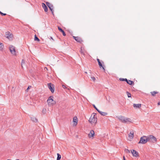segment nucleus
<instances>
[{
	"label": "nucleus",
	"instance_id": "nucleus-37",
	"mask_svg": "<svg viewBox=\"0 0 160 160\" xmlns=\"http://www.w3.org/2000/svg\"><path fill=\"white\" fill-rule=\"evenodd\" d=\"M73 38L74 39H75L76 40V38H77V37L73 36Z\"/></svg>",
	"mask_w": 160,
	"mask_h": 160
},
{
	"label": "nucleus",
	"instance_id": "nucleus-28",
	"mask_svg": "<svg viewBox=\"0 0 160 160\" xmlns=\"http://www.w3.org/2000/svg\"><path fill=\"white\" fill-rule=\"evenodd\" d=\"M126 93H127V95L128 98L131 97V94L129 92H127V91L126 92Z\"/></svg>",
	"mask_w": 160,
	"mask_h": 160
},
{
	"label": "nucleus",
	"instance_id": "nucleus-19",
	"mask_svg": "<svg viewBox=\"0 0 160 160\" xmlns=\"http://www.w3.org/2000/svg\"><path fill=\"white\" fill-rule=\"evenodd\" d=\"M127 83L130 85H134V82L133 81L128 80L127 82Z\"/></svg>",
	"mask_w": 160,
	"mask_h": 160
},
{
	"label": "nucleus",
	"instance_id": "nucleus-34",
	"mask_svg": "<svg viewBox=\"0 0 160 160\" xmlns=\"http://www.w3.org/2000/svg\"><path fill=\"white\" fill-rule=\"evenodd\" d=\"M119 80L121 81H124V78H119Z\"/></svg>",
	"mask_w": 160,
	"mask_h": 160
},
{
	"label": "nucleus",
	"instance_id": "nucleus-21",
	"mask_svg": "<svg viewBox=\"0 0 160 160\" xmlns=\"http://www.w3.org/2000/svg\"><path fill=\"white\" fill-rule=\"evenodd\" d=\"M4 48L3 44L1 42H0V50L2 51Z\"/></svg>",
	"mask_w": 160,
	"mask_h": 160
},
{
	"label": "nucleus",
	"instance_id": "nucleus-9",
	"mask_svg": "<svg viewBox=\"0 0 160 160\" xmlns=\"http://www.w3.org/2000/svg\"><path fill=\"white\" fill-rule=\"evenodd\" d=\"M5 36L8 39H10L12 37L11 33L9 32H7L5 33Z\"/></svg>",
	"mask_w": 160,
	"mask_h": 160
},
{
	"label": "nucleus",
	"instance_id": "nucleus-2",
	"mask_svg": "<svg viewBox=\"0 0 160 160\" xmlns=\"http://www.w3.org/2000/svg\"><path fill=\"white\" fill-rule=\"evenodd\" d=\"M119 120L121 121L122 122L126 123L128 122H130V119L128 118H125L122 116H119L117 117Z\"/></svg>",
	"mask_w": 160,
	"mask_h": 160
},
{
	"label": "nucleus",
	"instance_id": "nucleus-27",
	"mask_svg": "<svg viewBox=\"0 0 160 160\" xmlns=\"http://www.w3.org/2000/svg\"><path fill=\"white\" fill-rule=\"evenodd\" d=\"M34 40L35 41H37L38 42L40 41V39L38 38V37H37L36 35H35V37H34Z\"/></svg>",
	"mask_w": 160,
	"mask_h": 160
},
{
	"label": "nucleus",
	"instance_id": "nucleus-4",
	"mask_svg": "<svg viewBox=\"0 0 160 160\" xmlns=\"http://www.w3.org/2000/svg\"><path fill=\"white\" fill-rule=\"evenodd\" d=\"M147 137L148 142H155L157 141L156 138L153 135H150Z\"/></svg>",
	"mask_w": 160,
	"mask_h": 160
},
{
	"label": "nucleus",
	"instance_id": "nucleus-33",
	"mask_svg": "<svg viewBox=\"0 0 160 160\" xmlns=\"http://www.w3.org/2000/svg\"><path fill=\"white\" fill-rule=\"evenodd\" d=\"M125 151L127 153H129L130 152V151L129 150H128V149H125Z\"/></svg>",
	"mask_w": 160,
	"mask_h": 160
},
{
	"label": "nucleus",
	"instance_id": "nucleus-30",
	"mask_svg": "<svg viewBox=\"0 0 160 160\" xmlns=\"http://www.w3.org/2000/svg\"><path fill=\"white\" fill-rule=\"evenodd\" d=\"M46 109L45 108H43L42 110V113L44 114L46 113Z\"/></svg>",
	"mask_w": 160,
	"mask_h": 160
},
{
	"label": "nucleus",
	"instance_id": "nucleus-40",
	"mask_svg": "<svg viewBox=\"0 0 160 160\" xmlns=\"http://www.w3.org/2000/svg\"><path fill=\"white\" fill-rule=\"evenodd\" d=\"M53 11H52V10H51V11L52 12V14L54 15L53 14Z\"/></svg>",
	"mask_w": 160,
	"mask_h": 160
},
{
	"label": "nucleus",
	"instance_id": "nucleus-8",
	"mask_svg": "<svg viewBox=\"0 0 160 160\" xmlns=\"http://www.w3.org/2000/svg\"><path fill=\"white\" fill-rule=\"evenodd\" d=\"M131 152L134 157H137L139 156L138 152L134 150H131Z\"/></svg>",
	"mask_w": 160,
	"mask_h": 160
},
{
	"label": "nucleus",
	"instance_id": "nucleus-31",
	"mask_svg": "<svg viewBox=\"0 0 160 160\" xmlns=\"http://www.w3.org/2000/svg\"><path fill=\"white\" fill-rule=\"evenodd\" d=\"M0 14L2 16H4L6 15V13H2L0 11Z\"/></svg>",
	"mask_w": 160,
	"mask_h": 160
},
{
	"label": "nucleus",
	"instance_id": "nucleus-15",
	"mask_svg": "<svg viewBox=\"0 0 160 160\" xmlns=\"http://www.w3.org/2000/svg\"><path fill=\"white\" fill-rule=\"evenodd\" d=\"M73 122L74 123V125H76L77 124L78 119L76 117H74L73 118Z\"/></svg>",
	"mask_w": 160,
	"mask_h": 160
},
{
	"label": "nucleus",
	"instance_id": "nucleus-25",
	"mask_svg": "<svg viewBox=\"0 0 160 160\" xmlns=\"http://www.w3.org/2000/svg\"><path fill=\"white\" fill-rule=\"evenodd\" d=\"M57 154L58 157L57 158V160H60L61 158V156L58 153Z\"/></svg>",
	"mask_w": 160,
	"mask_h": 160
},
{
	"label": "nucleus",
	"instance_id": "nucleus-18",
	"mask_svg": "<svg viewBox=\"0 0 160 160\" xmlns=\"http://www.w3.org/2000/svg\"><path fill=\"white\" fill-rule=\"evenodd\" d=\"M98 112L99 113H100L103 116H105L107 115V113L104 112H102V111H100L99 110L98 111Z\"/></svg>",
	"mask_w": 160,
	"mask_h": 160
},
{
	"label": "nucleus",
	"instance_id": "nucleus-35",
	"mask_svg": "<svg viewBox=\"0 0 160 160\" xmlns=\"http://www.w3.org/2000/svg\"><path fill=\"white\" fill-rule=\"evenodd\" d=\"M31 87V86H28V88H27V90L28 91L30 88Z\"/></svg>",
	"mask_w": 160,
	"mask_h": 160
},
{
	"label": "nucleus",
	"instance_id": "nucleus-1",
	"mask_svg": "<svg viewBox=\"0 0 160 160\" xmlns=\"http://www.w3.org/2000/svg\"><path fill=\"white\" fill-rule=\"evenodd\" d=\"M88 121L92 125L94 126H95L97 122L96 114L95 113H93L91 115Z\"/></svg>",
	"mask_w": 160,
	"mask_h": 160
},
{
	"label": "nucleus",
	"instance_id": "nucleus-38",
	"mask_svg": "<svg viewBox=\"0 0 160 160\" xmlns=\"http://www.w3.org/2000/svg\"><path fill=\"white\" fill-rule=\"evenodd\" d=\"M124 81H126V82L128 80L126 78H124Z\"/></svg>",
	"mask_w": 160,
	"mask_h": 160
},
{
	"label": "nucleus",
	"instance_id": "nucleus-3",
	"mask_svg": "<svg viewBox=\"0 0 160 160\" xmlns=\"http://www.w3.org/2000/svg\"><path fill=\"white\" fill-rule=\"evenodd\" d=\"M147 142H148V139H147V137L145 136H143L140 138V140L138 142V143L144 144L146 143Z\"/></svg>",
	"mask_w": 160,
	"mask_h": 160
},
{
	"label": "nucleus",
	"instance_id": "nucleus-5",
	"mask_svg": "<svg viewBox=\"0 0 160 160\" xmlns=\"http://www.w3.org/2000/svg\"><path fill=\"white\" fill-rule=\"evenodd\" d=\"M52 97V96L50 97L47 100L48 104L50 106L53 105L55 103V101H54Z\"/></svg>",
	"mask_w": 160,
	"mask_h": 160
},
{
	"label": "nucleus",
	"instance_id": "nucleus-41",
	"mask_svg": "<svg viewBox=\"0 0 160 160\" xmlns=\"http://www.w3.org/2000/svg\"><path fill=\"white\" fill-rule=\"evenodd\" d=\"M158 105H160V102L158 103Z\"/></svg>",
	"mask_w": 160,
	"mask_h": 160
},
{
	"label": "nucleus",
	"instance_id": "nucleus-26",
	"mask_svg": "<svg viewBox=\"0 0 160 160\" xmlns=\"http://www.w3.org/2000/svg\"><path fill=\"white\" fill-rule=\"evenodd\" d=\"M151 93L152 96H155L156 93H157L158 92L156 91H153L151 92Z\"/></svg>",
	"mask_w": 160,
	"mask_h": 160
},
{
	"label": "nucleus",
	"instance_id": "nucleus-24",
	"mask_svg": "<svg viewBox=\"0 0 160 160\" xmlns=\"http://www.w3.org/2000/svg\"><path fill=\"white\" fill-rule=\"evenodd\" d=\"M25 61L24 60L22 59V60L21 63V66L22 68H23V66H24V65H25Z\"/></svg>",
	"mask_w": 160,
	"mask_h": 160
},
{
	"label": "nucleus",
	"instance_id": "nucleus-46",
	"mask_svg": "<svg viewBox=\"0 0 160 160\" xmlns=\"http://www.w3.org/2000/svg\"><path fill=\"white\" fill-rule=\"evenodd\" d=\"M18 160V159H17V160Z\"/></svg>",
	"mask_w": 160,
	"mask_h": 160
},
{
	"label": "nucleus",
	"instance_id": "nucleus-43",
	"mask_svg": "<svg viewBox=\"0 0 160 160\" xmlns=\"http://www.w3.org/2000/svg\"><path fill=\"white\" fill-rule=\"evenodd\" d=\"M46 68V69H47V70H48V69H47V68H46H46Z\"/></svg>",
	"mask_w": 160,
	"mask_h": 160
},
{
	"label": "nucleus",
	"instance_id": "nucleus-20",
	"mask_svg": "<svg viewBox=\"0 0 160 160\" xmlns=\"http://www.w3.org/2000/svg\"><path fill=\"white\" fill-rule=\"evenodd\" d=\"M42 6L44 9V10H48L47 6L44 3H42Z\"/></svg>",
	"mask_w": 160,
	"mask_h": 160
},
{
	"label": "nucleus",
	"instance_id": "nucleus-6",
	"mask_svg": "<svg viewBox=\"0 0 160 160\" xmlns=\"http://www.w3.org/2000/svg\"><path fill=\"white\" fill-rule=\"evenodd\" d=\"M9 48L11 53L14 55H16V53L15 47L13 45H11L9 46Z\"/></svg>",
	"mask_w": 160,
	"mask_h": 160
},
{
	"label": "nucleus",
	"instance_id": "nucleus-10",
	"mask_svg": "<svg viewBox=\"0 0 160 160\" xmlns=\"http://www.w3.org/2000/svg\"><path fill=\"white\" fill-rule=\"evenodd\" d=\"M46 4L47 5L49 8L50 10H53V7L52 4L48 2H46Z\"/></svg>",
	"mask_w": 160,
	"mask_h": 160
},
{
	"label": "nucleus",
	"instance_id": "nucleus-23",
	"mask_svg": "<svg viewBox=\"0 0 160 160\" xmlns=\"http://www.w3.org/2000/svg\"><path fill=\"white\" fill-rule=\"evenodd\" d=\"M31 119L32 121L34 122H37L38 121V119L34 117H31Z\"/></svg>",
	"mask_w": 160,
	"mask_h": 160
},
{
	"label": "nucleus",
	"instance_id": "nucleus-29",
	"mask_svg": "<svg viewBox=\"0 0 160 160\" xmlns=\"http://www.w3.org/2000/svg\"><path fill=\"white\" fill-rule=\"evenodd\" d=\"M93 108L95 109L98 112L99 110L96 108V106H95V105L94 104H93Z\"/></svg>",
	"mask_w": 160,
	"mask_h": 160
},
{
	"label": "nucleus",
	"instance_id": "nucleus-16",
	"mask_svg": "<svg viewBox=\"0 0 160 160\" xmlns=\"http://www.w3.org/2000/svg\"><path fill=\"white\" fill-rule=\"evenodd\" d=\"M141 104H133V106L135 108H140L141 107Z\"/></svg>",
	"mask_w": 160,
	"mask_h": 160
},
{
	"label": "nucleus",
	"instance_id": "nucleus-12",
	"mask_svg": "<svg viewBox=\"0 0 160 160\" xmlns=\"http://www.w3.org/2000/svg\"><path fill=\"white\" fill-rule=\"evenodd\" d=\"M94 134L95 133L94 131L93 130H91L88 134L89 137V138H91L92 137H93Z\"/></svg>",
	"mask_w": 160,
	"mask_h": 160
},
{
	"label": "nucleus",
	"instance_id": "nucleus-7",
	"mask_svg": "<svg viewBox=\"0 0 160 160\" xmlns=\"http://www.w3.org/2000/svg\"><path fill=\"white\" fill-rule=\"evenodd\" d=\"M48 86L49 89L50 90L51 92L52 93L54 92V85L53 84H52L51 83H49L48 84Z\"/></svg>",
	"mask_w": 160,
	"mask_h": 160
},
{
	"label": "nucleus",
	"instance_id": "nucleus-44",
	"mask_svg": "<svg viewBox=\"0 0 160 160\" xmlns=\"http://www.w3.org/2000/svg\"><path fill=\"white\" fill-rule=\"evenodd\" d=\"M46 12H47L48 11L47 10H46V11H45Z\"/></svg>",
	"mask_w": 160,
	"mask_h": 160
},
{
	"label": "nucleus",
	"instance_id": "nucleus-17",
	"mask_svg": "<svg viewBox=\"0 0 160 160\" xmlns=\"http://www.w3.org/2000/svg\"><path fill=\"white\" fill-rule=\"evenodd\" d=\"M58 29L60 32L62 33V34L64 36H66V34L64 31L60 27L58 26Z\"/></svg>",
	"mask_w": 160,
	"mask_h": 160
},
{
	"label": "nucleus",
	"instance_id": "nucleus-39",
	"mask_svg": "<svg viewBox=\"0 0 160 160\" xmlns=\"http://www.w3.org/2000/svg\"><path fill=\"white\" fill-rule=\"evenodd\" d=\"M50 38L53 41H54V40L52 38V37H50Z\"/></svg>",
	"mask_w": 160,
	"mask_h": 160
},
{
	"label": "nucleus",
	"instance_id": "nucleus-14",
	"mask_svg": "<svg viewBox=\"0 0 160 160\" xmlns=\"http://www.w3.org/2000/svg\"><path fill=\"white\" fill-rule=\"evenodd\" d=\"M97 61L98 62V64H99V65L100 67V68H101V67H102V68H103V69L105 70V69H104V67L103 66L102 63H101V62L100 61V60L98 59V58H97Z\"/></svg>",
	"mask_w": 160,
	"mask_h": 160
},
{
	"label": "nucleus",
	"instance_id": "nucleus-13",
	"mask_svg": "<svg viewBox=\"0 0 160 160\" xmlns=\"http://www.w3.org/2000/svg\"><path fill=\"white\" fill-rule=\"evenodd\" d=\"M134 136V132L133 131H131L129 134V137L131 139H132Z\"/></svg>",
	"mask_w": 160,
	"mask_h": 160
},
{
	"label": "nucleus",
	"instance_id": "nucleus-22",
	"mask_svg": "<svg viewBox=\"0 0 160 160\" xmlns=\"http://www.w3.org/2000/svg\"><path fill=\"white\" fill-rule=\"evenodd\" d=\"M84 48L83 47H81V48H80V52H81V53L83 54V55H84Z\"/></svg>",
	"mask_w": 160,
	"mask_h": 160
},
{
	"label": "nucleus",
	"instance_id": "nucleus-32",
	"mask_svg": "<svg viewBox=\"0 0 160 160\" xmlns=\"http://www.w3.org/2000/svg\"><path fill=\"white\" fill-rule=\"evenodd\" d=\"M91 78H92V80H93V81H95L96 80L95 78L94 77H92Z\"/></svg>",
	"mask_w": 160,
	"mask_h": 160
},
{
	"label": "nucleus",
	"instance_id": "nucleus-42",
	"mask_svg": "<svg viewBox=\"0 0 160 160\" xmlns=\"http://www.w3.org/2000/svg\"><path fill=\"white\" fill-rule=\"evenodd\" d=\"M123 160H125L124 156H123Z\"/></svg>",
	"mask_w": 160,
	"mask_h": 160
},
{
	"label": "nucleus",
	"instance_id": "nucleus-11",
	"mask_svg": "<svg viewBox=\"0 0 160 160\" xmlns=\"http://www.w3.org/2000/svg\"><path fill=\"white\" fill-rule=\"evenodd\" d=\"M76 41L77 42H79L80 43H82V42H83L82 39L79 37H77V38H76Z\"/></svg>",
	"mask_w": 160,
	"mask_h": 160
},
{
	"label": "nucleus",
	"instance_id": "nucleus-36",
	"mask_svg": "<svg viewBox=\"0 0 160 160\" xmlns=\"http://www.w3.org/2000/svg\"><path fill=\"white\" fill-rule=\"evenodd\" d=\"M62 87L63 88H66V87L64 85H62Z\"/></svg>",
	"mask_w": 160,
	"mask_h": 160
},
{
	"label": "nucleus",
	"instance_id": "nucleus-45",
	"mask_svg": "<svg viewBox=\"0 0 160 160\" xmlns=\"http://www.w3.org/2000/svg\"><path fill=\"white\" fill-rule=\"evenodd\" d=\"M85 73H87V72H85Z\"/></svg>",
	"mask_w": 160,
	"mask_h": 160
}]
</instances>
